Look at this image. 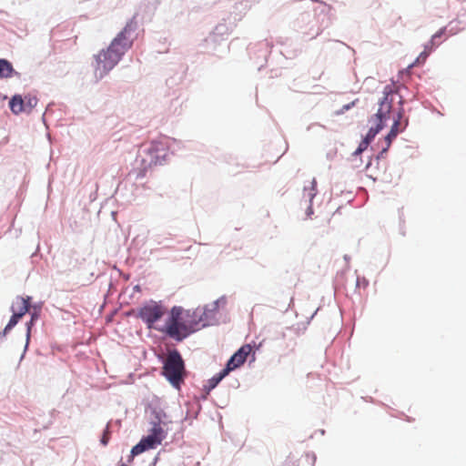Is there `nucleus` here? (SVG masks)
Wrapping results in <instances>:
<instances>
[{"mask_svg": "<svg viewBox=\"0 0 466 466\" xmlns=\"http://www.w3.org/2000/svg\"><path fill=\"white\" fill-rule=\"evenodd\" d=\"M404 105V99L402 96L400 97L399 106L400 107H403Z\"/></svg>", "mask_w": 466, "mask_h": 466, "instance_id": "3c124183", "label": "nucleus"}, {"mask_svg": "<svg viewBox=\"0 0 466 466\" xmlns=\"http://www.w3.org/2000/svg\"><path fill=\"white\" fill-rule=\"evenodd\" d=\"M236 22L237 15L232 16V15H230L228 18H223L222 21L215 26L210 35L205 39L206 43L216 44L221 40H224L225 37L228 36L236 27Z\"/></svg>", "mask_w": 466, "mask_h": 466, "instance_id": "0eeeda50", "label": "nucleus"}, {"mask_svg": "<svg viewBox=\"0 0 466 466\" xmlns=\"http://www.w3.org/2000/svg\"><path fill=\"white\" fill-rule=\"evenodd\" d=\"M371 121H372V122H374V123H375V125H376L377 123H379V121H380V117L378 116V114H377V113H375L374 115H372V116H371V117H370V122H371Z\"/></svg>", "mask_w": 466, "mask_h": 466, "instance_id": "de8ad7c7", "label": "nucleus"}, {"mask_svg": "<svg viewBox=\"0 0 466 466\" xmlns=\"http://www.w3.org/2000/svg\"><path fill=\"white\" fill-rule=\"evenodd\" d=\"M13 329L7 325L4 328L2 331H0V341L5 338V336L12 330Z\"/></svg>", "mask_w": 466, "mask_h": 466, "instance_id": "4c0bfd02", "label": "nucleus"}, {"mask_svg": "<svg viewBox=\"0 0 466 466\" xmlns=\"http://www.w3.org/2000/svg\"><path fill=\"white\" fill-rule=\"evenodd\" d=\"M390 147H388V145L385 144V146L381 147L380 151L378 152V154L370 157V159L368 160L365 168L368 169L373 164V161H375L376 164L379 165L380 160L383 158L384 156L388 153Z\"/></svg>", "mask_w": 466, "mask_h": 466, "instance_id": "aec40b11", "label": "nucleus"}, {"mask_svg": "<svg viewBox=\"0 0 466 466\" xmlns=\"http://www.w3.org/2000/svg\"><path fill=\"white\" fill-rule=\"evenodd\" d=\"M314 14L311 11H304L294 20L293 25L296 30L311 31L314 27Z\"/></svg>", "mask_w": 466, "mask_h": 466, "instance_id": "9b49d317", "label": "nucleus"}, {"mask_svg": "<svg viewBox=\"0 0 466 466\" xmlns=\"http://www.w3.org/2000/svg\"><path fill=\"white\" fill-rule=\"evenodd\" d=\"M307 456H310L311 457V465L314 466L315 463H316V461H317V456L314 452H311V453H308Z\"/></svg>", "mask_w": 466, "mask_h": 466, "instance_id": "49530a36", "label": "nucleus"}, {"mask_svg": "<svg viewBox=\"0 0 466 466\" xmlns=\"http://www.w3.org/2000/svg\"><path fill=\"white\" fill-rule=\"evenodd\" d=\"M30 319L26 321L25 323V344L24 347L23 353L20 356L19 363L23 360L25 358V355L26 353V350H28L29 344H30V339H31V330L32 328L35 327L37 320L40 319L41 316V305L40 304H35L33 306V309L31 311H29Z\"/></svg>", "mask_w": 466, "mask_h": 466, "instance_id": "9d476101", "label": "nucleus"}, {"mask_svg": "<svg viewBox=\"0 0 466 466\" xmlns=\"http://www.w3.org/2000/svg\"><path fill=\"white\" fill-rule=\"evenodd\" d=\"M228 375V373H227V371L222 368L218 373L208 379L204 384V390H206V394H209L214 389H216Z\"/></svg>", "mask_w": 466, "mask_h": 466, "instance_id": "4468645a", "label": "nucleus"}, {"mask_svg": "<svg viewBox=\"0 0 466 466\" xmlns=\"http://www.w3.org/2000/svg\"><path fill=\"white\" fill-rule=\"evenodd\" d=\"M319 309L318 308V309H317L312 313V315L308 319V320L306 321V323H302V326H303V327H302V329H303V330H306L307 326L309 324V322L312 320V319L316 316V314H317V312H318V310H319Z\"/></svg>", "mask_w": 466, "mask_h": 466, "instance_id": "a19ab883", "label": "nucleus"}, {"mask_svg": "<svg viewBox=\"0 0 466 466\" xmlns=\"http://www.w3.org/2000/svg\"><path fill=\"white\" fill-rule=\"evenodd\" d=\"M370 145V144L369 142H367L365 139H363V138L361 137V140H360V142L359 143V145H358V147H357L359 148V150H360V151L364 152L365 150H367V148H368V147H369Z\"/></svg>", "mask_w": 466, "mask_h": 466, "instance_id": "f704fd0d", "label": "nucleus"}, {"mask_svg": "<svg viewBox=\"0 0 466 466\" xmlns=\"http://www.w3.org/2000/svg\"><path fill=\"white\" fill-rule=\"evenodd\" d=\"M390 110L391 109L378 108L376 113L380 117V121L375 126L379 127L381 129H384L385 127L387 126V121L390 117Z\"/></svg>", "mask_w": 466, "mask_h": 466, "instance_id": "6ab92c4d", "label": "nucleus"}, {"mask_svg": "<svg viewBox=\"0 0 466 466\" xmlns=\"http://www.w3.org/2000/svg\"><path fill=\"white\" fill-rule=\"evenodd\" d=\"M166 311L165 307L163 306L161 301H155L150 299L146 301L138 309L137 313V317L141 319L142 321L146 324L147 328L157 329L158 327H155L156 322L161 319Z\"/></svg>", "mask_w": 466, "mask_h": 466, "instance_id": "39448f33", "label": "nucleus"}, {"mask_svg": "<svg viewBox=\"0 0 466 466\" xmlns=\"http://www.w3.org/2000/svg\"><path fill=\"white\" fill-rule=\"evenodd\" d=\"M151 428L148 429L147 433L153 435L156 439L159 440V441H163L167 435V431L163 428V426L159 424H156L150 422Z\"/></svg>", "mask_w": 466, "mask_h": 466, "instance_id": "f3484780", "label": "nucleus"}, {"mask_svg": "<svg viewBox=\"0 0 466 466\" xmlns=\"http://www.w3.org/2000/svg\"><path fill=\"white\" fill-rule=\"evenodd\" d=\"M17 299L21 300V303H25V305H30V302L32 301V297L26 296V297H17Z\"/></svg>", "mask_w": 466, "mask_h": 466, "instance_id": "79ce46f5", "label": "nucleus"}, {"mask_svg": "<svg viewBox=\"0 0 466 466\" xmlns=\"http://www.w3.org/2000/svg\"><path fill=\"white\" fill-rule=\"evenodd\" d=\"M161 451L157 453V455L153 458L152 461L148 464V466H156L157 461H159Z\"/></svg>", "mask_w": 466, "mask_h": 466, "instance_id": "c03bdc74", "label": "nucleus"}, {"mask_svg": "<svg viewBox=\"0 0 466 466\" xmlns=\"http://www.w3.org/2000/svg\"><path fill=\"white\" fill-rule=\"evenodd\" d=\"M151 416L153 419L150 422L166 426L170 420H167V414L159 407L149 406Z\"/></svg>", "mask_w": 466, "mask_h": 466, "instance_id": "2eb2a0df", "label": "nucleus"}, {"mask_svg": "<svg viewBox=\"0 0 466 466\" xmlns=\"http://www.w3.org/2000/svg\"><path fill=\"white\" fill-rule=\"evenodd\" d=\"M409 126V120L408 118H402L400 122V131L402 133L405 131L407 127Z\"/></svg>", "mask_w": 466, "mask_h": 466, "instance_id": "ea45409f", "label": "nucleus"}, {"mask_svg": "<svg viewBox=\"0 0 466 466\" xmlns=\"http://www.w3.org/2000/svg\"><path fill=\"white\" fill-rule=\"evenodd\" d=\"M447 33V26H443L440 28L435 34H433L424 46L430 47L431 51H434L441 43H442V37L446 35Z\"/></svg>", "mask_w": 466, "mask_h": 466, "instance_id": "dca6fc26", "label": "nucleus"}, {"mask_svg": "<svg viewBox=\"0 0 466 466\" xmlns=\"http://www.w3.org/2000/svg\"><path fill=\"white\" fill-rule=\"evenodd\" d=\"M399 91L397 88L392 87L390 85H386L383 88V96L390 98V96L397 94Z\"/></svg>", "mask_w": 466, "mask_h": 466, "instance_id": "cd10ccee", "label": "nucleus"}, {"mask_svg": "<svg viewBox=\"0 0 466 466\" xmlns=\"http://www.w3.org/2000/svg\"><path fill=\"white\" fill-rule=\"evenodd\" d=\"M13 329L7 325L4 328L2 331H0V341L5 338V336L12 330Z\"/></svg>", "mask_w": 466, "mask_h": 466, "instance_id": "e433bc0d", "label": "nucleus"}, {"mask_svg": "<svg viewBox=\"0 0 466 466\" xmlns=\"http://www.w3.org/2000/svg\"><path fill=\"white\" fill-rule=\"evenodd\" d=\"M227 302H228V299H227V296H225V295L219 297L218 299H217L216 300L213 301V303L215 304V308L218 307V309L220 307L226 306Z\"/></svg>", "mask_w": 466, "mask_h": 466, "instance_id": "473e14b6", "label": "nucleus"}, {"mask_svg": "<svg viewBox=\"0 0 466 466\" xmlns=\"http://www.w3.org/2000/svg\"><path fill=\"white\" fill-rule=\"evenodd\" d=\"M16 76L20 78L21 74L17 72L13 64L6 58H0V79Z\"/></svg>", "mask_w": 466, "mask_h": 466, "instance_id": "ddd939ff", "label": "nucleus"}, {"mask_svg": "<svg viewBox=\"0 0 466 466\" xmlns=\"http://www.w3.org/2000/svg\"><path fill=\"white\" fill-rule=\"evenodd\" d=\"M203 329L198 321L197 310H186L181 306H173L167 312L165 324L157 330L176 342H182Z\"/></svg>", "mask_w": 466, "mask_h": 466, "instance_id": "f03ea898", "label": "nucleus"}, {"mask_svg": "<svg viewBox=\"0 0 466 466\" xmlns=\"http://www.w3.org/2000/svg\"><path fill=\"white\" fill-rule=\"evenodd\" d=\"M161 443L162 442L159 441V440L147 433V435H143L139 441L136 444L137 448L134 450V452L138 451L145 452L149 450L156 449Z\"/></svg>", "mask_w": 466, "mask_h": 466, "instance_id": "f8f14e48", "label": "nucleus"}, {"mask_svg": "<svg viewBox=\"0 0 466 466\" xmlns=\"http://www.w3.org/2000/svg\"><path fill=\"white\" fill-rule=\"evenodd\" d=\"M177 143L178 142L175 138L165 137L161 140H153L149 145L141 147L135 160L136 179L144 178L151 167L167 164L169 152L172 154L174 152L173 144Z\"/></svg>", "mask_w": 466, "mask_h": 466, "instance_id": "7ed1b4c3", "label": "nucleus"}, {"mask_svg": "<svg viewBox=\"0 0 466 466\" xmlns=\"http://www.w3.org/2000/svg\"><path fill=\"white\" fill-rule=\"evenodd\" d=\"M430 49V47L424 46V50L419 55V56L415 59V61L410 64L406 70H409L410 67H412L415 65H422L425 63L428 56L432 53Z\"/></svg>", "mask_w": 466, "mask_h": 466, "instance_id": "412c9836", "label": "nucleus"}, {"mask_svg": "<svg viewBox=\"0 0 466 466\" xmlns=\"http://www.w3.org/2000/svg\"><path fill=\"white\" fill-rule=\"evenodd\" d=\"M200 410H201V405L198 401H197L194 404H192L190 408H188L187 413V416H189L193 419H197Z\"/></svg>", "mask_w": 466, "mask_h": 466, "instance_id": "5701e85b", "label": "nucleus"}, {"mask_svg": "<svg viewBox=\"0 0 466 466\" xmlns=\"http://www.w3.org/2000/svg\"><path fill=\"white\" fill-rule=\"evenodd\" d=\"M13 329L7 325L4 328L2 331H0V341L5 338V336L12 330Z\"/></svg>", "mask_w": 466, "mask_h": 466, "instance_id": "58836bf2", "label": "nucleus"}, {"mask_svg": "<svg viewBox=\"0 0 466 466\" xmlns=\"http://www.w3.org/2000/svg\"><path fill=\"white\" fill-rule=\"evenodd\" d=\"M251 350L252 348L249 344L242 345L228 358L223 367V370L229 374L231 371L240 368L246 362Z\"/></svg>", "mask_w": 466, "mask_h": 466, "instance_id": "6e6552de", "label": "nucleus"}, {"mask_svg": "<svg viewBox=\"0 0 466 466\" xmlns=\"http://www.w3.org/2000/svg\"><path fill=\"white\" fill-rule=\"evenodd\" d=\"M309 192H316L317 193V181L315 178L312 179Z\"/></svg>", "mask_w": 466, "mask_h": 466, "instance_id": "a18cd8bd", "label": "nucleus"}, {"mask_svg": "<svg viewBox=\"0 0 466 466\" xmlns=\"http://www.w3.org/2000/svg\"><path fill=\"white\" fill-rule=\"evenodd\" d=\"M358 102H359V99L356 98L355 100L351 101L350 103L343 105L340 109L336 111V115L339 116V115H342L345 112L350 110L352 107H354L356 106V104Z\"/></svg>", "mask_w": 466, "mask_h": 466, "instance_id": "b1692460", "label": "nucleus"}, {"mask_svg": "<svg viewBox=\"0 0 466 466\" xmlns=\"http://www.w3.org/2000/svg\"><path fill=\"white\" fill-rule=\"evenodd\" d=\"M383 129L380 128L379 127L377 126H372L369 128L368 132L362 136L361 137L363 139H365L367 142H369L370 144H371V142H373V140L375 139L376 136L380 132L382 131Z\"/></svg>", "mask_w": 466, "mask_h": 466, "instance_id": "4be33fe9", "label": "nucleus"}, {"mask_svg": "<svg viewBox=\"0 0 466 466\" xmlns=\"http://www.w3.org/2000/svg\"><path fill=\"white\" fill-rule=\"evenodd\" d=\"M90 198H91V200H93L94 198H96V196H93V194H90Z\"/></svg>", "mask_w": 466, "mask_h": 466, "instance_id": "13d9d810", "label": "nucleus"}, {"mask_svg": "<svg viewBox=\"0 0 466 466\" xmlns=\"http://www.w3.org/2000/svg\"><path fill=\"white\" fill-rule=\"evenodd\" d=\"M350 256H349V255H344V259H345L346 261H349V260H350Z\"/></svg>", "mask_w": 466, "mask_h": 466, "instance_id": "603ef678", "label": "nucleus"}, {"mask_svg": "<svg viewBox=\"0 0 466 466\" xmlns=\"http://www.w3.org/2000/svg\"><path fill=\"white\" fill-rule=\"evenodd\" d=\"M134 289H135V290H139V289H140V288H139V286H138V285H137V286L134 288Z\"/></svg>", "mask_w": 466, "mask_h": 466, "instance_id": "5fc2aeb1", "label": "nucleus"}, {"mask_svg": "<svg viewBox=\"0 0 466 466\" xmlns=\"http://www.w3.org/2000/svg\"><path fill=\"white\" fill-rule=\"evenodd\" d=\"M109 442V436H107L106 433H104L100 438V443L103 446H106Z\"/></svg>", "mask_w": 466, "mask_h": 466, "instance_id": "37998d69", "label": "nucleus"}, {"mask_svg": "<svg viewBox=\"0 0 466 466\" xmlns=\"http://www.w3.org/2000/svg\"><path fill=\"white\" fill-rule=\"evenodd\" d=\"M258 47L260 50L265 49L264 57H267V55L269 53V49L272 47V45L267 40H263L258 43Z\"/></svg>", "mask_w": 466, "mask_h": 466, "instance_id": "c756f323", "label": "nucleus"}, {"mask_svg": "<svg viewBox=\"0 0 466 466\" xmlns=\"http://www.w3.org/2000/svg\"><path fill=\"white\" fill-rule=\"evenodd\" d=\"M400 133L401 132L400 131V126H398L396 120L395 123H392L390 126V131L383 137L385 144H387L388 147H390Z\"/></svg>", "mask_w": 466, "mask_h": 466, "instance_id": "a211bd4d", "label": "nucleus"}, {"mask_svg": "<svg viewBox=\"0 0 466 466\" xmlns=\"http://www.w3.org/2000/svg\"><path fill=\"white\" fill-rule=\"evenodd\" d=\"M13 329L7 325L4 328L2 331H0V341L5 338V336L12 330Z\"/></svg>", "mask_w": 466, "mask_h": 466, "instance_id": "c9c22d12", "label": "nucleus"}, {"mask_svg": "<svg viewBox=\"0 0 466 466\" xmlns=\"http://www.w3.org/2000/svg\"><path fill=\"white\" fill-rule=\"evenodd\" d=\"M137 448V445H134L132 448H131V451H130V454L128 455L127 457V462L130 463L133 461L134 458L141 453H143L142 451H137V452H134V450Z\"/></svg>", "mask_w": 466, "mask_h": 466, "instance_id": "72a5a7b5", "label": "nucleus"}, {"mask_svg": "<svg viewBox=\"0 0 466 466\" xmlns=\"http://www.w3.org/2000/svg\"><path fill=\"white\" fill-rule=\"evenodd\" d=\"M42 120H43L44 123L46 122L45 114H43V116H42Z\"/></svg>", "mask_w": 466, "mask_h": 466, "instance_id": "4d7b16f0", "label": "nucleus"}, {"mask_svg": "<svg viewBox=\"0 0 466 466\" xmlns=\"http://www.w3.org/2000/svg\"><path fill=\"white\" fill-rule=\"evenodd\" d=\"M402 118H404V108L399 107L398 111L392 117V123H395L397 120L398 126H400V122Z\"/></svg>", "mask_w": 466, "mask_h": 466, "instance_id": "7c9ffc66", "label": "nucleus"}, {"mask_svg": "<svg viewBox=\"0 0 466 466\" xmlns=\"http://www.w3.org/2000/svg\"><path fill=\"white\" fill-rule=\"evenodd\" d=\"M392 103H393V101L391 98H388V97L382 96V97H380L378 101L379 108L384 109V106H387L386 109H391Z\"/></svg>", "mask_w": 466, "mask_h": 466, "instance_id": "bb28decb", "label": "nucleus"}, {"mask_svg": "<svg viewBox=\"0 0 466 466\" xmlns=\"http://www.w3.org/2000/svg\"><path fill=\"white\" fill-rule=\"evenodd\" d=\"M112 286H113V282H112V281H110V283H109V287H108V288L110 289V287H112Z\"/></svg>", "mask_w": 466, "mask_h": 466, "instance_id": "052dcab7", "label": "nucleus"}, {"mask_svg": "<svg viewBox=\"0 0 466 466\" xmlns=\"http://www.w3.org/2000/svg\"><path fill=\"white\" fill-rule=\"evenodd\" d=\"M30 308V305H25V303H21L19 309H15V315L21 319L23 316H25L28 311Z\"/></svg>", "mask_w": 466, "mask_h": 466, "instance_id": "c85d7f7f", "label": "nucleus"}, {"mask_svg": "<svg viewBox=\"0 0 466 466\" xmlns=\"http://www.w3.org/2000/svg\"><path fill=\"white\" fill-rule=\"evenodd\" d=\"M10 309L12 311V316L6 325L14 329L19 322L20 319L15 315V309L14 305L11 306Z\"/></svg>", "mask_w": 466, "mask_h": 466, "instance_id": "a878e982", "label": "nucleus"}, {"mask_svg": "<svg viewBox=\"0 0 466 466\" xmlns=\"http://www.w3.org/2000/svg\"><path fill=\"white\" fill-rule=\"evenodd\" d=\"M37 97L31 94L25 96L15 94L11 96L8 106L14 115H19L21 113L30 114L37 106Z\"/></svg>", "mask_w": 466, "mask_h": 466, "instance_id": "423d86ee", "label": "nucleus"}, {"mask_svg": "<svg viewBox=\"0 0 466 466\" xmlns=\"http://www.w3.org/2000/svg\"><path fill=\"white\" fill-rule=\"evenodd\" d=\"M363 152L360 151L359 148L357 147L355 149V151L351 154V157H357L359 156H360Z\"/></svg>", "mask_w": 466, "mask_h": 466, "instance_id": "8fccbe9b", "label": "nucleus"}, {"mask_svg": "<svg viewBox=\"0 0 466 466\" xmlns=\"http://www.w3.org/2000/svg\"><path fill=\"white\" fill-rule=\"evenodd\" d=\"M319 432L321 434V435H324L325 434V430L321 429V430H319Z\"/></svg>", "mask_w": 466, "mask_h": 466, "instance_id": "864d4df0", "label": "nucleus"}, {"mask_svg": "<svg viewBox=\"0 0 466 466\" xmlns=\"http://www.w3.org/2000/svg\"><path fill=\"white\" fill-rule=\"evenodd\" d=\"M136 24L132 21L127 23L124 28L113 38L110 45L94 56L95 75L102 79L122 59L126 52L133 46V39L128 35L136 30Z\"/></svg>", "mask_w": 466, "mask_h": 466, "instance_id": "f257e3e1", "label": "nucleus"}, {"mask_svg": "<svg viewBox=\"0 0 466 466\" xmlns=\"http://www.w3.org/2000/svg\"><path fill=\"white\" fill-rule=\"evenodd\" d=\"M370 282L365 277H357L356 280V289H359L360 287L367 288L369 286Z\"/></svg>", "mask_w": 466, "mask_h": 466, "instance_id": "2f4dec72", "label": "nucleus"}, {"mask_svg": "<svg viewBox=\"0 0 466 466\" xmlns=\"http://www.w3.org/2000/svg\"><path fill=\"white\" fill-rule=\"evenodd\" d=\"M90 198H91V200H93L94 198H96V196H93V194H90Z\"/></svg>", "mask_w": 466, "mask_h": 466, "instance_id": "bf43d9fd", "label": "nucleus"}, {"mask_svg": "<svg viewBox=\"0 0 466 466\" xmlns=\"http://www.w3.org/2000/svg\"><path fill=\"white\" fill-rule=\"evenodd\" d=\"M157 361L162 364L160 375L176 390H179L187 378L188 371L180 351L173 348L165 357L157 355Z\"/></svg>", "mask_w": 466, "mask_h": 466, "instance_id": "20e7f679", "label": "nucleus"}, {"mask_svg": "<svg viewBox=\"0 0 466 466\" xmlns=\"http://www.w3.org/2000/svg\"><path fill=\"white\" fill-rule=\"evenodd\" d=\"M315 196H316V192H309V194H308L309 204L306 208V217L307 218H310L314 213L313 207H312V201H313V198H315Z\"/></svg>", "mask_w": 466, "mask_h": 466, "instance_id": "393cba45", "label": "nucleus"}, {"mask_svg": "<svg viewBox=\"0 0 466 466\" xmlns=\"http://www.w3.org/2000/svg\"><path fill=\"white\" fill-rule=\"evenodd\" d=\"M118 466H127L126 463L120 461V464Z\"/></svg>", "mask_w": 466, "mask_h": 466, "instance_id": "6e6d98bb", "label": "nucleus"}, {"mask_svg": "<svg viewBox=\"0 0 466 466\" xmlns=\"http://www.w3.org/2000/svg\"><path fill=\"white\" fill-rule=\"evenodd\" d=\"M218 309H219L218 307L215 308V304L213 302L211 304L205 305L202 309L201 314H198V308L195 309L197 310L198 321L200 322L203 329L219 325V319L217 317Z\"/></svg>", "mask_w": 466, "mask_h": 466, "instance_id": "1a4fd4ad", "label": "nucleus"}, {"mask_svg": "<svg viewBox=\"0 0 466 466\" xmlns=\"http://www.w3.org/2000/svg\"><path fill=\"white\" fill-rule=\"evenodd\" d=\"M208 395L209 394H206V390H204V388H203L199 399L206 400L208 399Z\"/></svg>", "mask_w": 466, "mask_h": 466, "instance_id": "09e8293b", "label": "nucleus"}]
</instances>
